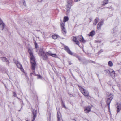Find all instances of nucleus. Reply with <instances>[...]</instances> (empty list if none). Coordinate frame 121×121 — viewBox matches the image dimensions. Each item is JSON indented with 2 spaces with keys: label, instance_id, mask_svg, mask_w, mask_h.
<instances>
[{
  "label": "nucleus",
  "instance_id": "8",
  "mask_svg": "<svg viewBox=\"0 0 121 121\" xmlns=\"http://www.w3.org/2000/svg\"><path fill=\"white\" fill-rule=\"evenodd\" d=\"M28 52L30 54V59H33V58H35L34 55L33 54V53L32 52V50H31L30 49H28Z\"/></svg>",
  "mask_w": 121,
  "mask_h": 121
},
{
  "label": "nucleus",
  "instance_id": "35",
  "mask_svg": "<svg viewBox=\"0 0 121 121\" xmlns=\"http://www.w3.org/2000/svg\"><path fill=\"white\" fill-rule=\"evenodd\" d=\"M103 19H102L101 20L100 22H99V23H100V24H101L102 25L103 24Z\"/></svg>",
  "mask_w": 121,
  "mask_h": 121
},
{
  "label": "nucleus",
  "instance_id": "24",
  "mask_svg": "<svg viewBox=\"0 0 121 121\" xmlns=\"http://www.w3.org/2000/svg\"><path fill=\"white\" fill-rule=\"evenodd\" d=\"M41 56L42 57V58L44 60H46L48 59L47 56L45 54Z\"/></svg>",
  "mask_w": 121,
  "mask_h": 121
},
{
  "label": "nucleus",
  "instance_id": "10",
  "mask_svg": "<svg viewBox=\"0 0 121 121\" xmlns=\"http://www.w3.org/2000/svg\"><path fill=\"white\" fill-rule=\"evenodd\" d=\"M82 94L83 95L86 97H90L89 96L88 91L86 90L84 91L82 93Z\"/></svg>",
  "mask_w": 121,
  "mask_h": 121
},
{
  "label": "nucleus",
  "instance_id": "5",
  "mask_svg": "<svg viewBox=\"0 0 121 121\" xmlns=\"http://www.w3.org/2000/svg\"><path fill=\"white\" fill-rule=\"evenodd\" d=\"M16 65L17 67L20 69L22 72H23L24 71L21 64L19 62L17 61Z\"/></svg>",
  "mask_w": 121,
  "mask_h": 121
},
{
  "label": "nucleus",
  "instance_id": "23",
  "mask_svg": "<svg viewBox=\"0 0 121 121\" xmlns=\"http://www.w3.org/2000/svg\"><path fill=\"white\" fill-rule=\"evenodd\" d=\"M61 105L62 107L65 109H67V108L65 106V103L63 101V100L61 99Z\"/></svg>",
  "mask_w": 121,
  "mask_h": 121
},
{
  "label": "nucleus",
  "instance_id": "16",
  "mask_svg": "<svg viewBox=\"0 0 121 121\" xmlns=\"http://www.w3.org/2000/svg\"><path fill=\"white\" fill-rule=\"evenodd\" d=\"M47 53L48 55L53 57H55L56 55V54H52L50 51H48L47 52Z\"/></svg>",
  "mask_w": 121,
  "mask_h": 121
},
{
  "label": "nucleus",
  "instance_id": "26",
  "mask_svg": "<svg viewBox=\"0 0 121 121\" xmlns=\"http://www.w3.org/2000/svg\"><path fill=\"white\" fill-rule=\"evenodd\" d=\"M108 65L110 67H112L113 65V63L111 61H109L108 62Z\"/></svg>",
  "mask_w": 121,
  "mask_h": 121
},
{
  "label": "nucleus",
  "instance_id": "21",
  "mask_svg": "<svg viewBox=\"0 0 121 121\" xmlns=\"http://www.w3.org/2000/svg\"><path fill=\"white\" fill-rule=\"evenodd\" d=\"M69 20V18L67 16H65L63 19V22H65L68 21Z\"/></svg>",
  "mask_w": 121,
  "mask_h": 121
},
{
  "label": "nucleus",
  "instance_id": "43",
  "mask_svg": "<svg viewBox=\"0 0 121 121\" xmlns=\"http://www.w3.org/2000/svg\"><path fill=\"white\" fill-rule=\"evenodd\" d=\"M33 74V73H30V76H32V75Z\"/></svg>",
  "mask_w": 121,
  "mask_h": 121
},
{
  "label": "nucleus",
  "instance_id": "49",
  "mask_svg": "<svg viewBox=\"0 0 121 121\" xmlns=\"http://www.w3.org/2000/svg\"><path fill=\"white\" fill-rule=\"evenodd\" d=\"M12 121H13V120H12Z\"/></svg>",
  "mask_w": 121,
  "mask_h": 121
},
{
  "label": "nucleus",
  "instance_id": "36",
  "mask_svg": "<svg viewBox=\"0 0 121 121\" xmlns=\"http://www.w3.org/2000/svg\"><path fill=\"white\" fill-rule=\"evenodd\" d=\"M104 72L108 74H109V72L108 69V70H104Z\"/></svg>",
  "mask_w": 121,
  "mask_h": 121
},
{
  "label": "nucleus",
  "instance_id": "6",
  "mask_svg": "<svg viewBox=\"0 0 121 121\" xmlns=\"http://www.w3.org/2000/svg\"><path fill=\"white\" fill-rule=\"evenodd\" d=\"M91 108L90 106H88V107L85 108L84 110V112L85 113H88L91 111Z\"/></svg>",
  "mask_w": 121,
  "mask_h": 121
},
{
  "label": "nucleus",
  "instance_id": "34",
  "mask_svg": "<svg viewBox=\"0 0 121 121\" xmlns=\"http://www.w3.org/2000/svg\"><path fill=\"white\" fill-rule=\"evenodd\" d=\"M38 79H42L43 78L40 75H38Z\"/></svg>",
  "mask_w": 121,
  "mask_h": 121
},
{
  "label": "nucleus",
  "instance_id": "44",
  "mask_svg": "<svg viewBox=\"0 0 121 121\" xmlns=\"http://www.w3.org/2000/svg\"><path fill=\"white\" fill-rule=\"evenodd\" d=\"M117 64L118 65H119V64H120L119 63H117Z\"/></svg>",
  "mask_w": 121,
  "mask_h": 121
},
{
  "label": "nucleus",
  "instance_id": "18",
  "mask_svg": "<svg viewBox=\"0 0 121 121\" xmlns=\"http://www.w3.org/2000/svg\"><path fill=\"white\" fill-rule=\"evenodd\" d=\"M78 86L81 92L82 93L85 90L82 87L79 86V85H78Z\"/></svg>",
  "mask_w": 121,
  "mask_h": 121
},
{
  "label": "nucleus",
  "instance_id": "28",
  "mask_svg": "<svg viewBox=\"0 0 121 121\" xmlns=\"http://www.w3.org/2000/svg\"><path fill=\"white\" fill-rule=\"evenodd\" d=\"M58 35H52V38L54 39H55L57 38Z\"/></svg>",
  "mask_w": 121,
  "mask_h": 121
},
{
  "label": "nucleus",
  "instance_id": "4",
  "mask_svg": "<svg viewBox=\"0 0 121 121\" xmlns=\"http://www.w3.org/2000/svg\"><path fill=\"white\" fill-rule=\"evenodd\" d=\"M64 48L65 49L69 54L71 55H73V53L72 52L70 51V49L68 46H64Z\"/></svg>",
  "mask_w": 121,
  "mask_h": 121
},
{
  "label": "nucleus",
  "instance_id": "11",
  "mask_svg": "<svg viewBox=\"0 0 121 121\" xmlns=\"http://www.w3.org/2000/svg\"><path fill=\"white\" fill-rule=\"evenodd\" d=\"M116 105L117 106V114L120 111V110L119 109V108L120 107H121V104L120 103H118V102H117L116 103Z\"/></svg>",
  "mask_w": 121,
  "mask_h": 121
},
{
  "label": "nucleus",
  "instance_id": "1",
  "mask_svg": "<svg viewBox=\"0 0 121 121\" xmlns=\"http://www.w3.org/2000/svg\"><path fill=\"white\" fill-rule=\"evenodd\" d=\"M31 69L33 72L34 73L35 72V68L36 67V63L35 60V58L33 59H31Z\"/></svg>",
  "mask_w": 121,
  "mask_h": 121
},
{
  "label": "nucleus",
  "instance_id": "31",
  "mask_svg": "<svg viewBox=\"0 0 121 121\" xmlns=\"http://www.w3.org/2000/svg\"><path fill=\"white\" fill-rule=\"evenodd\" d=\"M111 75L113 76H115V72L113 70L112 72L111 73Z\"/></svg>",
  "mask_w": 121,
  "mask_h": 121
},
{
  "label": "nucleus",
  "instance_id": "41",
  "mask_svg": "<svg viewBox=\"0 0 121 121\" xmlns=\"http://www.w3.org/2000/svg\"><path fill=\"white\" fill-rule=\"evenodd\" d=\"M69 63V65H71V64L70 63V61H69L68 62Z\"/></svg>",
  "mask_w": 121,
  "mask_h": 121
},
{
  "label": "nucleus",
  "instance_id": "25",
  "mask_svg": "<svg viewBox=\"0 0 121 121\" xmlns=\"http://www.w3.org/2000/svg\"><path fill=\"white\" fill-rule=\"evenodd\" d=\"M62 31V33L64 34H65L66 33V31L65 28H61Z\"/></svg>",
  "mask_w": 121,
  "mask_h": 121
},
{
  "label": "nucleus",
  "instance_id": "48",
  "mask_svg": "<svg viewBox=\"0 0 121 121\" xmlns=\"http://www.w3.org/2000/svg\"><path fill=\"white\" fill-rule=\"evenodd\" d=\"M26 121H28L27 120Z\"/></svg>",
  "mask_w": 121,
  "mask_h": 121
},
{
  "label": "nucleus",
  "instance_id": "46",
  "mask_svg": "<svg viewBox=\"0 0 121 121\" xmlns=\"http://www.w3.org/2000/svg\"><path fill=\"white\" fill-rule=\"evenodd\" d=\"M64 78L65 79H66V78L65 77H64Z\"/></svg>",
  "mask_w": 121,
  "mask_h": 121
},
{
  "label": "nucleus",
  "instance_id": "7",
  "mask_svg": "<svg viewBox=\"0 0 121 121\" xmlns=\"http://www.w3.org/2000/svg\"><path fill=\"white\" fill-rule=\"evenodd\" d=\"M32 111L33 114V117L31 121H34L36 116L37 111L35 110H33Z\"/></svg>",
  "mask_w": 121,
  "mask_h": 121
},
{
  "label": "nucleus",
  "instance_id": "2",
  "mask_svg": "<svg viewBox=\"0 0 121 121\" xmlns=\"http://www.w3.org/2000/svg\"><path fill=\"white\" fill-rule=\"evenodd\" d=\"M113 94L111 93L108 96V99L107 100L106 103L109 109L110 108V104L113 98Z\"/></svg>",
  "mask_w": 121,
  "mask_h": 121
},
{
  "label": "nucleus",
  "instance_id": "38",
  "mask_svg": "<svg viewBox=\"0 0 121 121\" xmlns=\"http://www.w3.org/2000/svg\"><path fill=\"white\" fill-rule=\"evenodd\" d=\"M23 4L25 6H26V2H25V1H24V2H23Z\"/></svg>",
  "mask_w": 121,
  "mask_h": 121
},
{
  "label": "nucleus",
  "instance_id": "32",
  "mask_svg": "<svg viewBox=\"0 0 121 121\" xmlns=\"http://www.w3.org/2000/svg\"><path fill=\"white\" fill-rule=\"evenodd\" d=\"M109 74H111V73L112 72L113 70V69H108Z\"/></svg>",
  "mask_w": 121,
  "mask_h": 121
},
{
  "label": "nucleus",
  "instance_id": "39",
  "mask_svg": "<svg viewBox=\"0 0 121 121\" xmlns=\"http://www.w3.org/2000/svg\"><path fill=\"white\" fill-rule=\"evenodd\" d=\"M67 0V2H71V1H72V0Z\"/></svg>",
  "mask_w": 121,
  "mask_h": 121
},
{
  "label": "nucleus",
  "instance_id": "13",
  "mask_svg": "<svg viewBox=\"0 0 121 121\" xmlns=\"http://www.w3.org/2000/svg\"><path fill=\"white\" fill-rule=\"evenodd\" d=\"M38 54L39 56H43L45 54V53L44 52L43 50H41L39 51Z\"/></svg>",
  "mask_w": 121,
  "mask_h": 121
},
{
  "label": "nucleus",
  "instance_id": "40",
  "mask_svg": "<svg viewBox=\"0 0 121 121\" xmlns=\"http://www.w3.org/2000/svg\"><path fill=\"white\" fill-rule=\"evenodd\" d=\"M91 61V63H95V62L94 61Z\"/></svg>",
  "mask_w": 121,
  "mask_h": 121
},
{
  "label": "nucleus",
  "instance_id": "29",
  "mask_svg": "<svg viewBox=\"0 0 121 121\" xmlns=\"http://www.w3.org/2000/svg\"><path fill=\"white\" fill-rule=\"evenodd\" d=\"M13 94L14 97H16L18 99H20L17 97V94L15 92H13Z\"/></svg>",
  "mask_w": 121,
  "mask_h": 121
},
{
  "label": "nucleus",
  "instance_id": "3",
  "mask_svg": "<svg viewBox=\"0 0 121 121\" xmlns=\"http://www.w3.org/2000/svg\"><path fill=\"white\" fill-rule=\"evenodd\" d=\"M72 1H71V2H67V4L66 6V9L67 10H69L70 9L72 4Z\"/></svg>",
  "mask_w": 121,
  "mask_h": 121
},
{
  "label": "nucleus",
  "instance_id": "22",
  "mask_svg": "<svg viewBox=\"0 0 121 121\" xmlns=\"http://www.w3.org/2000/svg\"><path fill=\"white\" fill-rule=\"evenodd\" d=\"M95 32L94 30H92L90 33L89 35L91 36H93L95 34Z\"/></svg>",
  "mask_w": 121,
  "mask_h": 121
},
{
  "label": "nucleus",
  "instance_id": "15",
  "mask_svg": "<svg viewBox=\"0 0 121 121\" xmlns=\"http://www.w3.org/2000/svg\"><path fill=\"white\" fill-rule=\"evenodd\" d=\"M61 117V114L59 112H57V121H59L60 118Z\"/></svg>",
  "mask_w": 121,
  "mask_h": 121
},
{
  "label": "nucleus",
  "instance_id": "37",
  "mask_svg": "<svg viewBox=\"0 0 121 121\" xmlns=\"http://www.w3.org/2000/svg\"><path fill=\"white\" fill-rule=\"evenodd\" d=\"M103 52V51L102 49H101L98 52V54H99L100 53H101Z\"/></svg>",
  "mask_w": 121,
  "mask_h": 121
},
{
  "label": "nucleus",
  "instance_id": "47",
  "mask_svg": "<svg viewBox=\"0 0 121 121\" xmlns=\"http://www.w3.org/2000/svg\"><path fill=\"white\" fill-rule=\"evenodd\" d=\"M14 62L15 63V61L14 60Z\"/></svg>",
  "mask_w": 121,
  "mask_h": 121
},
{
  "label": "nucleus",
  "instance_id": "12",
  "mask_svg": "<svg viewBox=\"0 0 121 121\" xmlns=\"http://www.w3.org/2000/svg\"><path fill=\"white\" fill-rule=\"evenodd\" d=\"M1 59L4 62H7L8 63V65L9 66V60L5 57H3L1 58Z\"/></svg>",
  "mask_w": 121,
  "mask_h": 121
},
{
  "label": "nucleus",
  "instance_id": "9",
  "mask_svg": "<svg viewBox=\"0 0 121 121\" xmlns=\"http://www.w3.org/2000/svg\"><path fill=\"white\" fill-rule=\"evenodd\" d=\"M77 40H78L81 42H84V39L82 35L78 36L77 38Z\"/></svg>",
  "mask_w": 121,
  "mask_h": 121
},
{
  "label": "nucleus",
  "instance_id": "42",
  "mask_svg": "<svg viewBox=\"0 0 121 121\" xmlns=\"http://www.w3.org/2000/svg\"><path fill=\"white\" fill-rule=\"evenodd\" d=\"M19 99L20 100V102H22V103H23V101L22 100H21L20 99Z\"/></svg>",
  "mask_w": 121,
  "mask_h": 121
},
{
  "label": "nucleus",
  "instance_id": "20",
  "mask_svg": "<svg viewBox=\"0 0 121 121\" xmlns=\"http://www.w3.org/2000/svg\"><path fill=\"white\" fill-rule=\"evenodd\" d=\"M102 25L101 24H100V23H99L97 25V29L98 30L100 29L101 28Z\"/></svg>",
  "mask_w": 121,
  "mask_h": 121
},
{
  "label": "nucleus",
  "instance_id": "14",
  "mask_svg": "<svg viewBox=\"0 0 121 121\" xmlns=\"http://www.w3.org/2000/svg\"><path fill=\"white\" fill-rule=\"evenodd\" d=\"M72 39L73 40V41L76 43V44L78 45H79V42L78 40H77V38L76 37H73Z\"/></svg>",
  "mask_w": 121,
  "mask_h": 121
},
{
  "label": "nucleus",
  "instance_id": "45",
  "mask_svg": "<svg viewBox=\"0 0 121 121\" xmlns=\"http://www.w3.org/2000/svg\"><path fill=\"white\" fill-rule=\"evenodd\" d=\"M107 8H108L109 9H110V8L109 7H108Z\"/></svg>",
  "mask_w": 121,
  "mask_h": 121
},
{
  "label": "nucleus",
  "instance_id": "17",
  "mask_svg": "<svg viewBox=\"0 0 121 121\" xmlns=\"http://www.w3.org/2000/svg\"><path fill=\"white\" fill-rule=\"evenodd\" d=\"M108 2V0H104L103 2V3L102 5L103 6L107 4Z\"/></svg>",
  "mask_w": 121,
  "mask_h": 121
},
{
  "label": "nucleus",
  "instance_id": "30",
  "mask_svg": "<svg viewBox=\"0 0 121 121\" xmlns=\"http://www.w3.org/2000/svg\"><path fill=\"white\" fill-rule=\"evenodd\" d=\"M75 57H76L77 58H78V60H81V59L80 57H79L78 55H74Z\"/></svg>",
  "mask_w": 121,
  "mask_h": 121
},
{
  "label": "nucleus",
  "instance_id": "27",
  "mask_svg": "<svg viewBox=\"0 0 121 121\" xmlns=\"http://www.w3.org/2000/svg\"><path fill=\"white\" fill-rule=\"evenodd\" d=\"M98 22V21H97V19H95L93 23V25H95Z\"/></svg>",
  "mask_w": 121,
  "mask_h": 121
},
{
  "label": "nucleus",
  "instance_id": "19",
  "mask_svg": "<svg viewBox=\"0 0 121 121\" xmlns=\"http://www.w3.org/2000/svg\"><path fill=\"white\" fill-rule=\"evenodd\" d=\"M65 23L63 22V21L60 20V23L61 25V28H64V26L65 25Z\"/></svg>",
  "mask_w": 121,
  "mask_h": 121
},
{
  "label": "nucleus",
  "instance_id": "33",
  "mask_svg": "<svg viewBox=\"0 0 121 121\" xmlns=\"http://www.w3.org/2000/svg\"><path fill=\"white\" fill-rule=\"evenodd\" d=\"M35 48H37L38 47V45L35 42Z\"/></svg>",
  "mask_w": 121,
  "mask_h": 121
}]
</instances>
